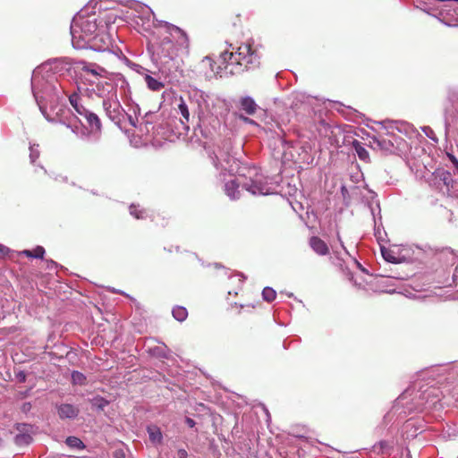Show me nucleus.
<instances>
[{
	"mask_svg": "<svg viewBox=\"0 0 458 458\" xmlns=\"http://www.w3.org/2000/svg\"><path fill=\"white\" fill-rule=\"evenodd\" d=\"M130 214L137 219H142L145 217V211L143 209H140L139 206L136 205L130 206Z\"/></svg>",
	"mask_w": 458,
	"mask_h": 458,
	"instance_id": "cd10ccee",
	"label": "nucleus"
},
{
	"mask_svg": "<svg viewBox=\"0 0 458 458\" xmlns=\"http://www.w3.org/2000/svg\"><path fill=\"white\" fill-rule=\"evenodd\" d=\"M310 248L319 256L329 254V247L325 241L318 236H311L309 240Z\"/></svg>",
	"mask_w": 458,
	"mask_h": 458,
	"instance_id": "f8f14e48",
	"label": "nucleus"
},
{
	"mask_svg": "<svg viewBox=\"0 0 458 458\" xmlns=\"http://www.w3.org/2000/svg\"><path fill=\"white\" fill-rule=\"evenodd\" d=\"M456 288H448V291L446 292V295L443 297L442 294H437V293H435V295H439L444 301L450 300L448 297L449 294L455 293Z\"/></svg>",
	"mask_w": 458,
	"mask_h": 458,
	"instance_id": "473e14b6",
	"label": "nucleus"
},
{
	"mask_svg": "<svg viewBox=\"0 0 458 458\" xmlns=\"http://www.w3.org/2000/svg\"><path fill=\"white\" fill-rule=\"evenodd\" d=\"M439 381L435 378V370L425 369L418 374V378L412 386L402 394V398L412 396V402L420 411H438L442 409V391L437 386Z\"/></svg>",
	"mask_w": 458,
	"mask_h": 458,
	"instance_id": "f257e3e1",
	"label": "nucleus"
},
{
	"mask_svg": "<svg viewBox=\"0 0 458 458\" xmlns=\"http://www.w3.org/2000/svg\"><path fill=\"white\" fill-rule=\"evenodd\" d=\"M187 457H188V454L184 449L178 450L176 458H187Z\"/></svg>",
	"mask_w": 458,
	"mask_h": 458,
	"instance_id": "c9c22d12",
	"label": "nucleus"
},
{
	"mask_svg": "<svg viewBox=\"0 0 458 458\" xmlns=\"http://www.w3.org/2000/svg\"><path fill=\"white\" fill-rule=\"evenodd\" d=\"M114 291V293H122V291H119V290H114V288H112Z\"/></svg>",
	"mask_w": 458,
	"mask_h": 458,
	"instance_id": "a18cd8bd",
	"label": "nucleus"
},
{
	"mask_svg": "<svg viewBox=\"0 0 458 458\" xmlns=\"http://www.w3.org/2000/svg\"><path fill=\"white\" fill-rule=\"evenodd\" d=\"M402 291L397 292L395 288H392L388 291H381L380 293H386L389 294L399 293L410 299H423L427 297V294L423 293L426 292L424 288H400Z\"/></svg>",
	"mask_w": 458,
	"mask_h": 458,
	"instance_id": "1a4fd4ad",
	"label": "nucleus"
},
{
	"mask_svg": "<svg viewBox=\"0 0 458 458\" xmlns=\"http://www.w3.org/2000/svg\"><path fill=\"white\" fill-rule=\"evenodd\" d=\"M223 161L228 163V157L220 158L217 155H216V165H222Z\"/></svg>",
	"mask_w": 458,
	"mask_h": 458,
	"instance_id": "f704fd0d",
	"label": "nucleus"
},
{
	"mask_svg": "<svg viewBox=\"0 0 458 458\" xmlns=\"http://www.w3.org/2000/svg\"><path fill=\"white\" fill-rule=\"evenodd\" d=\"M81 116H83L88 123L89 131L93 133H100L102 131V123L99 117L93 112L87 109Z\"/></svg>",
	"mask_w": 458,
	"mask_h": 458,
	"instance_id": "9b49d317",
	"label": "nucleus"
},
{
	"mask_svg": "<svg viewBox=\"0 0 458 458\" xmlns=\"http://www.w3.org/2000/svg\"><path fill=\"white\" fill-rule=\"evenodd\" d=\"M53 90H55V89H54V88L47 87V88H46V94H47V97H51V96H50V94L48 93V91H53Z\"/></svg>",
	"mask_w": 458,
	"mask_h": 458,
	"instance_id": "58836bf2",
	"label": "nucleus"
},
{
	"mask_svg": "<svg viewBox=\"0 0 458 458\" xmlns=\"http://www.w3.org/2000/svg\"><path fill=\"white\" fill-rule=\"evenodd\" d=\"M98 25L95 21L79 18L71 26V34L74 47L82 48L88 44L97 31Z\"/></svg>",
	"mask_w": 458,
	"mask_h": 458,
	"instance_id": "7ed1b4c3",
	"label": "nucleus"
},
{
	"mask_svg": "<svg viewBox=\"0 0 458 458\" xmlns=\"http://www.w3.org/2000/svg\"><path fill=\"white\" fill-rule=\"evenodd\" d=\"M243 187L253 195H267L269 193V188L258 178L251 180L250 182L243 183Z\"/></svg>",
	"mask_w": 458,
	"mask_h": 458,
	"instance_id": "9d476101",
	"label": "nucleus"
},
{
	"mask_svg": "<svg viewBox=\"0 0 458 458\" xmlns=\"http://www.w3.org/2000/svg\"><path fill=\"white\" fill-rule=\"evenodd\" d=\"M16 429L19 431L14 437V442L17 445H27L31 443L32 426L30 424H17Z\"/></svg>",
	"mask_w": 458,
	"mask_h": 458,
	"instance_id": "6e6552de",
	"label": "nucleus"
},
{
	"mask_svg": "<svg viewBox=\"0 0 458 458\" xmlns=\"http://www.w3.org/2000/svg\"><path fill=\"white\" fill-rule=\"evenodd\" d=\"M68 99L71 106L78 114L82 115L83 114H86L85 112L87 111V108L82 105L81 98L77 92H73L69 95Z\"/></svg>",
	"mask_w": 458,
	"mask_h": 458,
	"instance_id": "4468645a",
	"label": "nucleus"
},
{
	"mask_svg": "<svg viewBox=\"0 0 458 458\" xmlns=\"http://www.w3.org/2000/svg\"><path fill=\"white\" fill-rule=\"evenodd\" d=\"M185 422L190 428H193L196 425L194 420L191 418H186Z\"/></svg>",
	"mask_w": 458,
	"mask_h": 458,
	"instance_id": "e433bc0d",
	"label": "nucleus"
},
{
	"mask_svg": "<svg viewBox=\"0 0 458 458\" xmlns=\"http://www.w3.org/2000/svg\"><path fill=\"white\" fill-rule=\"evenodd\" d=\"M37 81H38V78L37 77H33V79H32V87L33 88H35Z\"/></svg>",
	"mask_w": 458,
	"mask_h": 458,
	"instance_id": "79ce46f5",
	"label": "nucleus"
},
{
	"mask_svg": "<svg viewBox=\"0 0 458 458\" xmlns=\"http://www.w3.org/2000/svg\"><path fill=\"white\" fill-rule=\"evenodd\" d=\"M72 380L73 384L84 385L86 377L79 371H73L72 373Z\"/></svg>",
	"mask_w": 458,
	"mask_h": 458,
	"instance_id": "c85d7f7f",
	"label": "nucleus"
},
{
	"mask_svg": "<svg viewBox=\"0 0 458 458\" xmlns=\"http://www.w3.org/2000/svg\"><path fill=\"white\" fill-rule=\"evenodd\" d=\"M180 53H184L180 47L176 45L172 37L168 34L164 37L159 43V55L168 60L175 59Z\"/></svg>",
	"mask_w": 458,
	"mask_h": 458,
	"instance_id": "39448f33",
	"label": "nucleus"
},
{
	"mask_svg": "<svg viewBox=\"0 0 458 458\" xmlns=\"http://www.w3.org/2000/svg\"><path fill=\"white\" fill-rule=\"evenodd\" d=\"M34 96L37 99V102L38 104V106H39V109L41 111V113L43 114V115L47 119V120H50L48 118V114L47 113V104L44 102L45 101V97L44 96H41V97H38L37 95V93H34Z\"/></svg>",
	"mask_w": 458,
	"mask_h": 458,
	"instance_id": "a878e982",
	"label": "nucleus"
},
{
	"mask_svg": "<svg viewBox=\"0 0 458 458\" xmlns=\"http://www.w3.org/2000/svg\"><path fill=\"white\" fill-rule=\"evenodd\" d=\"M78 413L79 410L70 403H64L58 407V415L61 419H73Z\"/></svg>",
	"mask_w": 458,
	"mask_h": 458,
	"instance_id": "ddd939ff",
	"label": "nucleus"
},
{
	"mask_svg": "<svg viewBox=\"0 0 458 458\" xmlns=\"http://www.w3.org/2000/svg\"><path fill=\"white\" fill-rule=\"evenodd\" d=\"M172 314H173V317L180 322L184 321L188 317V311H187L186 308H184L182 306L174 307L172 310Z\"/></svg>",
	"mask_w": 458,
	"mask_h": 458,
	"instance_id": "412c9836",
	"label": "nucleus"
},
{
	"mask_svg": "<svg viewBox=\"0 0 458 458\" xmlns=\"http://www.w3.org/2000/svg\"><path fill=\"white\" fill-rule=\"evenodd\" d=\"M10 252H11V250L8 247L0 243V257L1 258H4V257L8 256L10 254Z\"/></svg>",
	"mask_w": 458,
	"mask_h": 458,
	"instance_id": "7c9ffc66",
	"label": "nucleus"
},
{
	"mask_svg": "<svg viewBox=\"0 0 458 458\" xmlns=\"http://www.w3.org/2000/svg\"><path fill=\"white\" fill-rule=\"evenodd\" d=\"M261 294L263 299L267 302L274 301L276 297L275 288H263Z\"/></svg>",
	"mask_w": 458,
	"mask_h": 458,
	"instance_id": "393cba45",
	"label": "nucleus"
},
{
	"mask_svg": "<svg viewBox=\"0 0 458 458\" xmlns=\"http://www.w3.org/2000/svg\"><path fill=\"white\" fill-rule=\"evenodd\" d=\"M239 182L236 180H231L225 184V191L227 196L232 199H238L239 195Z\"/></svg>",
	"mask_w": 458,
	"mask_h": 458,
	"instance_id": "f3484780",
	"label": "nucleus"
},
{
	"mask_svg": "<svg viewBox=\"0 0 458 458\" xmlns=\"http://www.w3.org/2000/svg\"><path fill=\"white\" fill-rule=\"evenodd\" d=\"M241 108L249 115H252L258 109V105L250 97H244L240 100Z\"/></svg>",
	"mask_w": 458,
	"mask_h": 458,
	"instance_id": "dca6fc26",
	"label": "nucleus"
},
{
	"mask_svg": "<svg viewBox=\"0 0 458 458\" xmlns=\"http://www.w3.org/2000/svg\"><path fill=\"white\" fill-rule=\"evenodd\" d=\"M238 117H239L240 120H242L245 123L257 124L254 120H252V119H250L249 117H246L243 114H239Z\"/></svg>",
	"mask_w": 458,
	"mask_h": 458,
	"instance_id": "2f4dec72",
	"label": "nucleus"
},
{
	"mask_svg": "<svg viewBox=\"0 0 458 458\" xmlns=\"http://www.w3.org/2000/svg\"><path fill=\"white\" fill-rule=\"evenodd\" d=\"M232 294H233V292H232V291H229V292H228V295H229V296H231ZM233 294H234V295H238V294H239V292H238V291H234V292H233Z\"/></svg>",
	"mask_w": 458,
	"mask_h": 458,
	"instance_id": "37998d69",
	"label": "nucleus"
},
{
	"mask_svg": "<svg viewBox=\"0 0 458 458\" xmlns=\"http://www.w3.org/2000/svg\"><path fill=\"white\" fill-rule=\"evenodd\" d=\"M88 44L97 51L105 52L110 50L112 40L108 34L101 32L94 35Z\"/></svg>",
	"mask_w": 458,
	"mask_h": 458,
	"instance_id": "0eeeda50",
	"label": "nucleus"
},
{
	"mask_svg": "<svg viewBox=\"0 0 458 458\" xmlns=\"http://www.w3.org/2000/svg\"><path fill=\"white\" fill-rule=\"evenodd\" d=\"M82 71L86 73L92 74L96 78L102 77L103 73L106 72V71L103 67H100V66L93 64L84 65L82 67Z\"/></svg>",
	"mask_w": 458,
	"mask_h": 458,
	"instance_id": "a211bd4d",
	"label": "nucleus"
},
{
	"mask_svg": "<svg viewBox=\"0 0 458 458\" xmlns=\"http://www.w3.org/2000/svg\"><path fill=\"white\" fill-rule=\"evenodd\" d=\"M280 294H281V295L284 294V295H286V296H288V297H290V296L292 295V294H290V293H289L288 292H286V291H285V292H281V293H280Z\"/></svg>",
	"mask_w": 458,
	"mask_h": 458,
	"instance_id": "c03bdc74",
	"label": "nucleus"
},
{
	"mask_svg": "<svg viewBox=\"0 0 458 458\" xmlns=\"http://www.w3.org/2000/svg\"><path fill=\"white\" fill-rule=\"evenodd\" d=\"M178 109L184 119V121H182V123H188L190 120V113H189L188 106H187L186 103L184 102V100L182 99V98H180V104L178 105Z\"/></svg>",
	"mask_w": 458,
	"mask_h": 458,
	"instance_id": "b1692460",
	"label": "nucleus"
},
{
	"mask_svg": "<svg viewBox=\"0 0 458 458\" xmlns=\"http://www.w3.org/2000/svg\"><path fill=\"white\" fill-rule=\"evenodd\" d=\"M237 289H238V290H239V292H241L242 293V292H243V290H244V288H242V287H240V288H237Z\"/></svg>",
	"mask_w": 458,
	"mask_h": 458,
	"instance_id": "49530a36",
	"label": "nucleus"
},
{
	"mask_svg": "<svg viewBox=\"0 0 458 458\" xmlns=\"http://www.w3.org/2000/svg\"><path fill=\"white\" fill-rule=\"evenodd\" d=\"M103 107L106 111V115L114 123L119 124L122 122L124 110L117 101L110 99L104 100Z\"/></svg>",
	"mask_w": 458,
	"mask_h": 458,
	"instance_id": "423d86ee",
	"label": "nucleus"
},
{
	"mask_svg": "<svg viewBox=\"0 0 458 458\" xmlns=\"http://www.w3.org/2000/svg\"><path fill=\"white\" fill-rule=\"evenodd\" d=\"M108 402L103 397H96L92 400V405L98 410H104L106 407Z\"/></svg>",
	"mask_w": 458,
	"mask_h": 458,
	"instance_id": "c756f323",
	"label": "nucleus"
},
{
	"mask_svg": "<svg viewBox=\"0 0 458 458\" xmlns=\"http://www.w3.org/2000/svg\"><path fill=\"white\" fill-rule=\"evenodd\" d=\"M21 254L25 255L29 258H35V259H43L45 254V249L42 246H37L35 249L30 250H25L21 252Z\"/></svg>",
	"mask_w": 458,
	"mask_h": 458,
	"instance_id": "6ab92c4d",
	"label": "nucleus"
},
{
	"mask_svg": "<svg viewBox=\"0 0 458 458\" xmlns=\"http://www.w3.org/2000/svg\"><path fill=\"white\" fill-rule=\"evenodd\" d=\"M447 298L458 301V288L455 290V293L449 294Z\"/></svg>",
	"mask_w": 458,
	"mask_h": 458,
	"instance_id": "4c0bfd02",
	"label": "nucleus"
},
{
	"mask_svg": "<svg viewBox=\"0 0 458 458\" xmlns=\"http://www.w3.org/2000/svg\"><path fill=\"white\" fill-rule=\"evenodd\" d=\"M353 148L358 155V157H360V159L361 160H367L369 158V152L367 151V149L361 145V143L358 140H354L353 143Z\"/></svg>",
	"mask_w": 458,
	"mask_h": 458,
	"instance_id": "5701e85b",
	"label": "nucleus"
},
{
	"mask_svg": "<svg viewBox=\"0 0 458 458\" xmlns=\"http://www.w3.org/2000/svg\"><path fill=\"white\" fill-rule=\"evenodd\" d=\"M147 432L148 434V437L150 442L155 445H160L163 441V434L161 429L156 425H149L147 428Z\"/></svg>",
	"mask_w": 458,
	"mask_h": 458,
	"instance_id": "2eb2a0df",
	"label": "nucleus"
},
{
	"mask_svg": "<svg viewBox=\"0 0 458 458\" xmlns=\"http://www.w3.org/2000/svg\"><path fill=\"white\" fill-rule=\"evenodd\" d=\"M228 301H230L231 304H234L236 306H240L241 308L250 307V306L252 307V308L255 307L254 304H252V303H242V302L238 303L236 301L233 302V301L230 300V297H228Z\"/></svg>",
	"mask_w": 458,
	"mask_h": 458,
	"instance_id": "72a5a7b5",
	"label": "nucleus"
},
{
	"mask_svg": "<svg viewBox=\"0 0 458 458\" xmlns=\"http://www.w3.org/2000/svg\"><path fill=\"white\" fill-rule=\"evenodd\" d=\"M381 252H382V256L385 260L391 262V263L397 262V258L394 256V252L391 250H388L386 248H382Z\"/></svg>",
	"mask_w": 458,
	"mask_h": 458,
	"instance_id": "bb28decb",
	"label": "nucleus"
},
{
	"mask_svg": "<svg viewBox=\"0 0 458 458\" xmlns=\"http://www.w3.org/2000/svg\"><path fill=\"white\" fill-rule=\"evenodd\" d=\"M65 444L71 448L79 450H82L86 447L84 443L77 437H68L65 440Z\"/></svg>",
	"mask_w": 458,
	"mask_h": 458,
	"instance_id": "4be33fe9",
	"label": "nucleus"
},
{
	"mask_svg": "<svg viewBox=\"0 0 458 458\" xmlns=\"http://www.w3.org/2000/svg\"><path fill=\"white\" fill-rule=\"evenodd\" d=\"M145 81H146L148 89L153 91H158L164 88V84L161 81L153 78L150 75H146Z\"/></svg>",
	"mask_w": 458,
	"mask_h": 458,
	"instance_id": "aec40b11",
	"label": "nucleus"
},
{
	"mask_svg": "<svg viewBox=\"0 0 458 458\" xmlns=\"http://www.w3.org/2000/svg\"><path fill=\"white\" fill-rule=\"evenodd\" d=\"M238 276H239V282L243 283L245 276L243 275H238Z\"/></svg>",
	"mask_w": 458,
	"mask_h": 458,
	"instance_id": "a19ab883",
	"label": "nucleus"
},
{
	"mask_svg": "<svg viewBox=\"0 0 458 458\" xmlns=\"http://www.w3.org/2000/svg\"><path fill=\"white\" fill-rule=\"evenodd\" d=\"M221 58L225 64V69L231 74L256 69L260 65V55L250 43L242 44L234 53L223 52Z\"/></svg>",
	"mask_w": 458,
	"mask_h": 458,
	"instance_id": "f03ea898",
	"label": "nucleus"
},
{
	"mask_svg": "<svg viewBox=\"0 0 458 458\" xmlns=\"http://www.w3.org/2000/svg\"><path fill=\"white\" fill-rule=\"evenodd\" d=\"M129 121H130V123H131L133 127H136V123H135L134 119H133L131 116H129Z\"/></svg>",
	"mask_w": 458,
	"mask_h": 458,
	"instance_id": "ea45409f",
	"label": "nucleus"
},
{
	"mask_svg": "<svg viewBox=\"0 0 458 458\" xmlns=\"http://www.w3.org/2000/svg\"><path fill=\"white\" fill-rule=\"evenodd\" d=\"M164 28L165 29L166 33L172 37L176 45L180 47L184 53L188 54L190 49V39L187 33L181 28L168 22L164 24Z\"/></svg>",
	"mask_w": 458,
	"mask_h": 458,
	"instance_id": "20e7f679",
	"label": "nucleus"
}]
</instances>
